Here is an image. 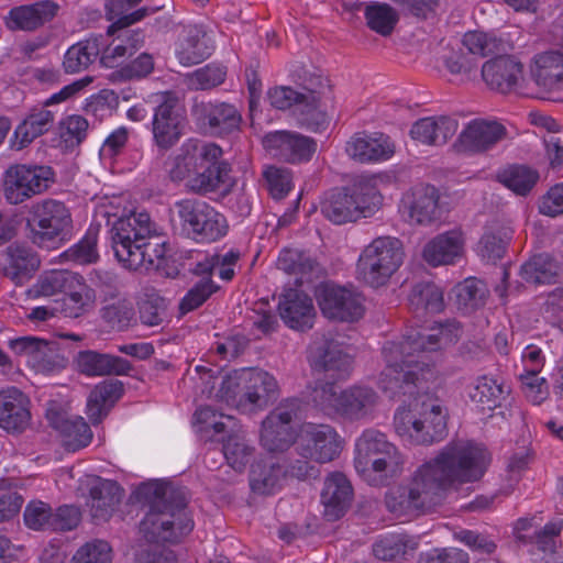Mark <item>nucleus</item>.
Returning a JSON list of instances; mask_svg holds the SVG:
<instances>
[{
	"mask_svg": "<svg viewBox=\"0 0 563 563\" xmlns=\"http://www.w3.org/2000/svg\"><path fill=\"white\" fill-rule=\"evenodd\" d=\"M489 462L484 446L464 440L450 442L418 467L407 486L397 497L389 498L387 505L393 512L399 514L428 510L448 489L482 478Z\"/></svg>",
	"mask_w": 563,
	"mask_h": 563,
	"instance_id": "nucleus-1",
	"label": "nucleus"
},
{
	"mask_svg": "<svg viewBox=\"0 0 563 563\" xmlns=\"http://www.w3.org/2000/svg\"><path fill=\"white\" fill-rule=\"evenodd\" d=\"M461 335L460 324L449 321L424 331L388 341L382 349L385 363L377 385L389 398L415 397L435 380L433 363L424 355L455 342Z\"/></svg>",
	"mask_w": 563,
	"mask_h": 563,
	"instance_id": "nucleus-2",
	"label": "nucleus"
},
{
	"mask_svg": "<svg viewBox=\"0 0 563 563\" xmlns=\"http://www.w3.org/2000/svg\"><path fill=\"white\" fill-rule=\"evenodd\" d=\"M125 195H113L99 199L96 212L111 225V241L115 257L131 271H150L158 267L164 257L165 243L147 240L152 232L150 216L146 212H132L128 209Z\"/></svg>",
	"mask_w": 563,
	"mask_h": 563,
	"instance_id": "nucleus-3",
	"label": "nucleus"
},
{
	"mask_svg": "<svg viewBox=\"0 0 563 563\" xmlns=\"http://www.w3.org/2000/svg\"><path fill=\"white\" fill-rule=\"evenodd\" d=\"M137 494L150 507L140 527L150 541L176 542L192 530L194 521L181 493L155 481L141 485Z\"/></svg>",
	"mask_w": 563,
	"mask_h": 563,
	"instance_id": "nucleus-4",
	"label": "nucleus"
},
{
	"mask_svg": "<svg viewBox=\"0 0 563 563\" xmlns=\"http://www.w3.org/2000/svg\"><path fill=\"white\" fill-rule=\"evenodd\" d=\"M308 398L323 415L349 421L372 419L379 402L378 394L371 386L360 384L340 389L324 380L308 387Z\"/></svg>",
	"mask_w": 563,
	"mask_h": 563,
	"instance_id": "nucleus-5",
	"label": "nucleus"
},
{
	"mask_svg": "<svg viewBox=\"0 0 563 563\" xmlns=\"http://www.w3.org/2000/svg\"><path fill=\"white\" fill-rule=\"evenodd\" d=\"M303 92L290 87L280 86L267 93L272 107L286 110L297 106L302 121L313 131L322 130L329 122V112L333 109V96L328 78L318 75L311 77Z\"/></svg>",
	"mask_w": 563,
	"mask_h": 563,
	"instance_id": "nucleus-6",
	"label": "nucleus"
},
{
	"mask_svg": "<svg viewBox=\"0 0 563 563\" xmlns=\"http://www.w3.org/2000/svg\"><path fill=\"white\" fill-rule=\"evenodd\" d=\"M278 391L273 375L262 369L241 368L222 377L216 397L244 413L265 408Z\"/></svg>",
	"mask_w": 563,
	"mask_h": 563,
	"instance_id": "nucleus-7",
	"label": "nucleus"
},
{
	"mask_svg": "<svg viewBox=\"0 0 563 563\" xmlns=\"http://www.w3.org/2000/svg\"><path fill=\"white\" fill-rule=\"evenodd\" d=\"M394 428L405 442L432 444L445 435L446 413L437 401L415 397L408 406H400L396 410Z\"/></svg>",
	"mask_w": 563,
	"mask_h": 563,
	"instance_id": "nucleus-8",
	"label": "nucleus"
},
{
	"mask_svg": "<svg viewBox=\"0 0 563 563\" xmlns=\"http://www.w3.org/2000/svg\"><path fill=\"white\" fill-rule=\"evenodd\" d=\"M402 463L397 448L379 430L366 429L355 441V470L371 485L383 484Z\"/></svg>",
	"mask_w": 563,
	"mask_h": 563,
	"instance_id": "nucleus-9",
	"label": "nucleus"
},
{
	"mask_svg": "<svg viewBox=\"0 0 563 563\" xmlns=\"http://www.w3.org/2000/svg\"><path fill=\"white\" fill-rule=\"evenodd\" d=\"M405 251L400 240L378 236L360 253L356 274L365 284L380 287L387 284L404 263Z\"/></svg>",
	"mask_w": 563,
	"mask_h": 563,
	"instance_id": "nucleus-10",
	"label": "nucleus"
},
{
	"mask_svg": "<svg viewBox=\"0 0 563 563\" xmlns=\"http://www.w3.org/2000/svg\"><path fill=\"white\" fill-rule=\"evenodd\" d=\"M71 227V214L65 203L46 199L35 203L26 219L30 240L40 247L54 250L66 240Z\"/></svg>",
	"mask_w": 563,
	"mask_h": 563,
	"instance_id": "nucleus-11",
	"label": "nucleus"
},
{
	"mask_svg": "<svg viewBox=\"0 0 563 563\" xmlns=\"http://www.w3.org/2000/svg\"><path fill=\"white\" fill-rule=\"evenodd\" d=\"M174 218L186 235L199 242H214L228 232L223 214L202 200L177 201L174 206Z\"/></svg>",
	"mask_w": 563,
	"mask_h": 563,
	"instance_id": "nucleus-12",
	"label": "nucleus"
},
{
	"mask_svg": "<svg viewBox=\"0 0 563 563\" xmlns=\"http://www.w3.org/2000/svg\"><path fill=\"white\" fill-rule=\"evenodd\" d=\"M49 166L15 164L3 174V194L11 205H19L45 191L53 183Z\"/></svg>",
	"mask_w": 563,
	"mask_h": 563,
	"instance_id": "nucleus-13",
	"label": "nucleus"
},
{
	"mask_svg": "<svg viewBox=\"0 0 563 563\" xmlns=\"http://www.w3.org/2000/svg\"><path fill=\"white\" fill-rule=\"evenodd\" d=\"M310 364L318 369L330 372L342 378L349 375L353 355L340 335L316 336L308 351Z\"/></svg>",
	"mask_w": 563,
	"mask_h": 563,
	"instance_id": "nucleus-14",
	"label": "nucleus"
},
{
	"mask_svg": "<svg viewBox=\"0 0 563 563\" xmlns=\"http://www.w3.org/2000/svg\"><path fill=\"white\" fill-rule=\"evenodd\" d=\"M158 103L152 120L155 144L163 150L174 146L183 133V114L179 100L174 92L164 91L156 96Z\"/></svg>",
	"mask_w": 563,
	"mask_h": 563,
	"instance_id": "nucleus-15",
	"label": "nucleus"
},
{
	"mask_svg": "<svg viewBox=\"0 0 563 563\" xmlns=\"http://www.w3.org/2000/svg\"><path fill=\"white\" fill-rule=\"evenodd\" d=\"M299 401L290 399L279 404L263 421L261 443L271 452L284 451L294 442V420L298 417Z\"/></svg>",
	"mask_w": 563,
	"mask_h": 563,
	"instance_id": "nucleus-16",
	"label": "nucleus"
},
{
	"mask_svg": "<svg viewBox=\"0 0 563 563\" xmlns=\"http://www.w3.org/2000/svg\"><path fill=\"white\" fill-rule=\"evenodd\" d=\"M316 296L328 319L352 322L363 316L362 296L353 288L323 284L318 287Z\"/></svg>",
	"mask_w": 563,
	"mask_h": 563,
	"instance_id": "nucleus-17",
	"label": "nucleus"
},
{
	"mask_svg": "<svg viewBox=\"0 0 563 563\" xmlns=\"http://www.w3.org/2000/svg\"><path fill=\"white\" fill-rule=\"evenodd\" d=\"M297 444L305 457L327 463L339 456L343 441L331 426L309 422L300 427Z\"/></svg>",
	"mask_w": 563,
	"mask_h": 563,
	"instance_id": "nucleus-18",
	"label": "nucleus"
},
{
	"mask_svg": "<svg viewBox=\"0 0 563 563\" xmlns=\"http://www.w3.org/2000/svg\"><path fill=\"white\" fill-rule=\"evenodd\" d=\"M507 136V129L496 120L473 119L460 132L454 148L459 153L490 151Z\"/></svg>",
	"mask_w": 563,
	"mask_h": 563,
	"instance_id": "nucleus-19",
	"label": "nucleus"
},
{
	"mask_svg": "<svg viewBox=\"0 0 563 563\" xmlns=\"http://www.w3.org/2000/svg\"><path fill=\"white\" fill-rule=\"evenodd\" d=\"M221 156L222 150L214 143L195 139L187 140L169 168L170 177L175 180L189 179L196 172L219 161Z\"/></svg>",
	"mask_w": 563,
	"mask_h": 563,
	"instance_id": "nucleus-20",
	"label": "nucleus"
},
{
	"mask_svg": "<svg viewBox=\"0 0 563 563\" xmlns=\"http://www.w3.org/2000/svg\"><path fill=\"white\" fill-rule=\"evenodd\" d=\"M263 144L273 156L292 164L310 161L317 150L313 139L294 131L271 132Z\"/></svg>",
	"mask_w": 563,
	"mask_h": 563,
	"instance_id": "nucleus-21",
	"label": "nucleus"
},
{
	"mask_svg": "<svg viewBox=\"0 0 563 563\" xmlns=\"http://www.w3.org/2000/svg\"><path fill=\"white\" fill-rule=\"evenodd\" d=\"M486 86L501 93L516 91L523 81V65L515 56L501 54L486 60L481 68Z\"/></svg>",
	"mask_w": 563,
	"mask_h": 563,
	"instance_id": "nucleus-22",
	"label": "nucleus"
},
{
	"mask_svg": "<svg viewBox=\"0 0 563 563\" xmlns=\"http://www.w3.org/2000/svg\"><path fill=\"white\" fill-rule=\"evenodd\" d=\"M521 37L522 33L519 29L509 31L473 30L464 33L462 44L472 55L497 57L514 49Z\"/></svg>",
	"mask_w": 563,
	"mask_h": 563,
	"instance_id": "nucleus-23",
	"label": "nucleus"
},
{
	"mask_svg": "<svg viewBox=\"0 0 563 563\" xmlns=\"http://www.w3.org/2000/svg\"><path fill=\"white\" fill-rule=\"evenodd\" d=\"M466 239L461 229H453L430 239L422 249V258L432 267L455 265L465 255Z\"/></svg>",
	"mask_w": 563,
	"mask_h": 563,
	"instance_id": "nucleus-24",
	"label": "nucleus"
},
{
	"mask_svg": "<svg viewBox=\"0 0 563 563\" xmlns=\"http://www.w3.org/2000/svg\"><path fill=\"white\" fill-rule=\"evenodd\" d=\"M347 156L358 163L377 164L390 159L395 145L383 133H355L345 145Z\"/></svg>",
	"mask_w": 563,
	"mask_h": 563,
	"instance_id": "nucleus-25",
	"label": "nucleus"
},
{
	"mask_svg": "<svg viewBox=\"0 0 563 563\" xmlns=\"http://www.w3.org/2000/svg\"><path fill=\"white\" fill-rule=\"evenodd\" d=\"M438 196L434 187L419 185L402 195L399 211L411 224H428L435 216Z\"/></svg>",
	"mask_w": 563,
	"mask_h": 563,
	"instance_id": "nucleus-26",
	"label": "nucleus"
},
{
	"mask_svg": "<svg viewBox=\"0 0 563 563\" xmlns=\"http://www.w3.org/2000/svg\"><path fill=\"white\" fill-rule=\"evenodd\" d=\"M278 311L285 324L297 331L313 327L316 309L312 299L298 289H287L278 302Z\"/></svg>",
	"mask_w": 563,
	"mask_h": 563,
	"instance_id": "nucleus-27",
	"label": "nucleus"
},
{
	"mask_svg": "<svg viewBox=\"0 0 563 563\" xmlns=\"http://www.w3.org/2000/svg\"><path fill=\"white\" fill-rule=\"evenodd\" d=\"M46 418L49 424L64 437V444L67 449L76 451L91 442L92 432L82 417H69L55 402H49Z\"/></svg>",
	"mask_w": 563,
	"mask_h": 563,
	"instance_id": "nucleus-28",
	"label": "nucleus"
},
{
	"mask_svg": "<svg viewBox=\"0 0 563 563\" xmlns=\"http://www.w3.org/2000/svg\"><path fill=\"white\" fill-rule=\"evenodd\" d=\"M530 76L544 91L563 89V47L536 54L530 64Z\"/></svg>",
	"mask_w": 563,
	"mask_h": 563,
	"instance_id": "nucleus-29",
	"label": "nucleus"
},
{
	"mask_svg": "<svg viewBox=\"0 0 563 563\" xmlns=\"http://www.w3.org/2000/svg\"><path fill=\"white\" fill-rule=\"evenodd\" d=\"M352 495V486L345 475L338 472L330 474L321 492L324 518L329 521L340 519L350 507Z\"/></svg>",
	"mask_w": 563,
	"mask_h": 563,
	"instance_id": "nucleus-30",
	"label": "nucleus"
},
{
	"mask_svg": "<svg viewBox=\"0 0 563 563\" xmlns=\"http://www.w3.org/2000/svg\"><path fill=\"white\" fill-rule=\"evenodd\" d=\"M31 420L30 400L18 388L0 391V427L8 431H22Z\"/></svg>",
	"mask_w": 563,
	"mask_h": 563,
	"instance_id": "nucleus-31",
	"label": "nucleus"
},
{
	"mask_svg": "<svg viewBox=\"0 0 563 563\" xmlns=\"http://www.w3.org/2000/svg\"><path fill=\"white\" fill-rule=\"evenodd\" d=\"M213 51L211 37L199 25H189L184 29L175 54L178 62L184 66H192L203 62Z\"/></svg>",
	"mask_w": 563,
	"mask_h": 563,
	"instance_id": "nucleus-32",
	"label": "nucleus"
},
{
	"mask_svg": "<svg viewBox=\"0 0 563 563\" xmlns=\"http://www.w3.org/2000/svg\"><path fill=\"white\" fill-rule=\"evenodd\" d=\"M40 267V260L31 247L22 243H12L8 246L2 272L15 285L27 282Z\"/></svg>",
	"mask_w": 563,
	"mask_h": 563,
	"instance_id": "nucleus-33",
	"label": "nucleus"
},
{
	"mask_svg": "<svg viewBox=\"0 0 563 563\" xmlns=\"http://www.w3.org/2000/svg\"><path fill=\"white\" fill-rule=\"evenodd\" d=\"M75 364L81 374L89 377L126 375L131 371V365L126 360L91 350L79 352Z\"/></svg>",
	"mask_w": 563,
	"mask_h": 563,
	"instance_id": "nucleus-34",
	"label": "nucleus"
},
{
	"mask_svg": "<svg viewBox=\"0 0 563 563\" xmlns=\"http://www.w3.org/2000/svg\"><path fill=\"white\" fill-rule=\"evenodd\" d=\"M55 113L41 107L33 108L15 128L10 140L11 147L20 151L29 146L36 137L48 132L53 126Z\"/></svg>",
	"mask_w": 563,
	"mask_h": 563,
	"instance_id": "nucleus-35",
	"label": "nucleus"
},
{
	"mask_svg": "<svg viewBox=\"0 0 563 563\" xmlns=\"http://www.w3.org/2000/svg\"><path fill=\"white\" fill-rule=\"evenodd\" d=\"M457 121L448 115L427 117L415 122L410 135L427 145H441L456 132Z\"/></svg>",
	"mask_w": 563,
	"mask_h": 563,
	"instance_id": "nucleus-36",
	"label": "nucleus"
},
{
	"mask_svg": "<svg viewBox=\"0 0 563 563\" xmlns=\"http://www.w3.org/2000/svg\"><path fill=\"white\" fill-rule=\"evenodd\" d=\"M13 353L25 360L35 372L44 373L52 368V346L34 336H21L9 342Z\"/></svg>",
	"mask_w": 563,
	"mask_h": 563,
	"instance_id": "nucleus-37",
	"label": "nucleus"
},
{
	"mask_svg": "<svg viewBox=\"0 0 563 563\" xmlns=\"http://www.w3.org/2000/svg\"><path fill=\"white\" fill-rule=\"evenodd\" d=\"M509 389L497 378L483 375L477 377L468 388V397L482 411H490L503 405Z\"/></svg>",
	"mask_w": 563,
	"mask_h": 563,
	"instance_id": "nucleus-38",
	"label": "nucleus"
},
{
	"mask_svg": "<svg viewBox=\"0 0 563 563\" xmlns=\"http://www.w3.org/2000/svg\"><path fill=\"white\" fill-rule=\"evenodd\" d=\"M57 4L52 1H41L22 5L10 11L8 25L11 29L31 31L51 21L57 12Z\"/></svg>",
	"mask_w": 563,
	"mask_h": 563,
	"instance_id": "nucleus-39",
	"label": "nucleus"
},
{
	"mask_svg": "<svg viewBox=\"0 0 563 563\" xmlns=\"http://www.w3.org/2000/svg\"><path fill=\"white\" fill-rule=\"evenodd\" d=\"M288 472L277 459L271 457L252 466L250 485L257 494H273L280 489Z\"/></svg>",
	"mask_w": 563,
	"mask_h": 563,
	"instance_id": "nucleus-40",
	"label": "nucleus"
},
{
	"mask_svg": "<svg viewBox=\"0 0 563 563\" xmlns=\"http://www.w3.org/2000/svg\"><path fill=\"white\" fill-rule=\"evenodd\" d=\"M354 217L357 220L374 216L383 205V196L369 179H358L347 187Z\"/></svg>",
	"mask_w": 563,
	"mask_h": 563,
	"instance_id": "nucleus-41",
	"label": "nucleus"
},
{
	"mask_svg": "<svg viewBox=\"0 0 563 563\" xmlns=\"http://www.w3.org/2000/svg\"><path fill=\"white\" fill-rule=\"evenodd\" d=\"M230 165L227 162H218L206 165L188 179V187L196 192H211L228 190L231 186Z\"/></svg>",
	"mask_w": 563,
	"mask_h": 563,
	"instance_id": "nucleus-42",
	"label": "nucleus"
},
{
	"mask_svg": "<svg viewBox=\"0 0 563 563\" xmlns=\"http://www.w3.org/2000/svg\"><path fill=\"white\" fill-rule=\"evenodd\" d=\"M121 500V493L115 484L101 482L90 490L88 503L90 515L96 523L108 521Z\"/></svg>",
	"mask_w": 563,
	"mask_h": 563,
	"instance_id": "nucleus-43",
	"label": "nucleus"
},
{
	"mask_svg": "<svg viewBox=\"0 0 563 563\" xmlns=\"http://www.w3.org/2000/svg\"><path fill=\"white\" fill-rule=\"evenodd\" d=\"M122 394V384L115 382H102L89 394L86 405V413L89 419L97 423L107 416L110 407Z\"/></svg>",
	"mask_w": 563,
	"mask_h": 563,
	"instance_id": "nucleus-44",
	"label": "nucleus"
},
{
	"mask_svg": "<svg viewBox=\"0 0 563 563\" xmlns=\"http://www.w3.org/2000/svg\"><path fill=\"white\" fill-rule=\"evenodd\" d=\"M102 46L99 37H89L71 45L64 55L65 71L75 74L86 69L99 56Z\"/></svg>",
	"mask_w": 563,
	"mask_h": 563,
	"instance_id": "nucleus-45",
	"label": "nucleus"
},
{
	"mask_svg": "<svg viewBox=\"0 0 563 563\" xmlns=\"http://www.w3.org/2000/svg\"><path fill=\"white\" fill-rule=\"evenodd\" d=\"M194 429L201 439L212 440L214 435L227 430H234L235 422L229 415L213 410L210 407H201L194 415Z\"/></svg>",
	"mask_w": 563,
	"mask_h": 563,
	"instance_id": "nucleus-46",
	"label": "nucleus"
},
{
	"mask_svg": "<svg viewBox=\"0 0 563 563\" xmlns=\"http://www.w3.org/2000/svg\"><path fill=\"white\" fill-rule=\"evenodd\" d=\"M409 305L417 314L440 312L444 308L443 291L432 282L418 283L409 295Z\"/></svg>",
	"mask_w": 563,
	"mask_h": 563,
	"instance_id": "nucleus-47",
	"label": "nucleus"
},
{
	"mask_svg": "<svg viewBox=\"0 0 563 563\" xmlns=\"http://www.w3.org/2000/svg\"><path fill=\"white\" fill-rule=\"evenodd\" d=\"M66 294L63 303L59 306V312L66 317L77 318L87 311L93 303L95 292L87 286L84 278L78 274L77 283H71L64 291Z\"/></svg>",
	"mask_w": 563,
	"mask_h": 563,
	"instance_id": "nucleus-48",
	"label": "nucleus"
},
{
	"mask_svg": "<svg viewBox=\"0 0 563 563\" xmlns=\"http://www.w3.org/2000/svg\"><path fill=\"white\" fill-rule=\"evenodd\" d=\"M561 264L549 254H539L521 267V276L528 283L550 284L560 274Z\"/></svg>",
	"mask_w": 563,
	"mask_h": 563,
	"instance_id": "nucleus-49",
	"label": "nucleus"
},
{
	"mask_svg": "<svg viewBox=\"0 0 563 563\" xmlns=\"http://www.w3.org/2000/svg\"><path fill=\"white\" fill-rule=\"evenodd\" d=\"M510 236L511 232L508 228L500 224L489 225L478 242L477 253L487 262L500 260Z\"/></svg>",
	"mask_w": 563,
	"mask_h": 563,
	"instance_id": "nucleus-50",
	"label": "nucleus"
},
{
	"mask_svg": "<svg viewBox=\"0 0 563 563\" xmlns=\"http://www.w3.org/2000/svg\"><path fill=\"white\" fill-rule=\"evenodd\" d=\"M321 212L335 224L356 221L346 188L329 192L321 202Z\"/></svg>",
	"mask_w": 563,
	"mask_h": 563,
	"instance_id": "nucleus-51",
	"label": "nucleus"
},
{
	"mask_svg": "<svg viewBox=\"0 0 563 563\" xmlns=\"http://www.w3.org/2000/svg\"><path fill=\"white\" fill-rule=\"evenodd\" d=\"M239 257V252L233 250L223 254L206 255L203 260L197 263L195 273L218 275L222 280H231L234 276Z\"/></svg>",
	"mask_w": 563,
	"mask_h": 563,
	"instance_id": "nucleus-52",
	"label": "nucleus"
},
{
	"mask_svg": "<svg viewBox=\"0 0 563 563\" xmlns=\"http://www.w3.org/2000/svg\"><path fill=\"white\" fill-rule=\"evenodd\" d=\"M498 178L500 183L516 195L525 196L536 186L539 180L538 170L525 166L512 165L505 168Z\"/></svg>",
	"mask_w": 563,
	"mask_h": 563,
	"instance_id": "nucleus-53",
	"label": "nucleus"
},
{
	"mask_svg": "<svg viewBox=\"0 0 563 563\" xmlns=\"http://www.w3.org/2000/svg\"><path fill=\"white\" fill-rule=\"evenodd\" d=\"M254 448L241 431H232L223 443V455L228 464L236 472H242L251 461Z\"/></svg>",
	"mask_w": 563,
	"mask_h": 563,
	"instance_id": "nucleus-54",
	"label": "nucleus"
},
{
	"mask_svg": "<svg viewBox=\"0 0 563 563\" xmlns=\"http://www.w3.org/2000/svg\"><path fill=\"white\" fill-rule=\"evenodd\" d=\"M209 126L216 134H227L235 131L241 122L238 110L227 103L208 104L205 108Z\"/></svg>",
	"mask_w": 563,
	"mask_h": 563,
	"instance_id": "nucleus-55",
	"label": "nucleus"
},
{
	"mask_svg": "<svg viewBox=\"0 0 563 563\" xmlns=\"http://www.w3.org/2000/svg\"><path fill=\"white\" fill-rule=\"evenodd\" d=\"M316 266L317 265L313 260H311L307 254L297 250H284L280 252L277 260V267L279 269L287 274L300 276L296 279L297 283H303V280H308Z\"/></svg>",
	"mask_w": 563,
	"mask_h": 563,
	"instance_id": "nucleus-56",
	"label": "nucleus"
},
{
	"mask_svg": "<svg viewBox=\"0 0 563 563\" xmlns=\"http://www.w3.org/2000/svg\"><path fill=\"white\" fill-rule=\"evenodd\" d=\"M77 273L66 269L46 272L35 284V292L40 296H53L58 291H65L69 285L71 286V283H77Z\"/></svg>",
	"mask_w": 563,
	"mask_h": 563,
	"instance_id": "nucleus-57",
	"label": "nucleus"
},
{
	"mask_svg": "<svg viewBox=\"0 0 563 563\" xmlns=\"http://www.w3.org/2000/svg\"><path fill=\"white\" fill-rule=\"evenodd\" d=\"M365 16L368 26L382 35L389 34L398 20V15L391 7L377 2L366 7Z\"/></svg>",
	"mask_w": 563,
	"mask_h": 563,
	"instance_id": "nucleus-58",
	"label": "nucleus"
},
{
	"mask_svg": "<svg viewBox=\"0 0 563 563\" xmlns=\"http://www.w3.org/2000/svg\"><path fill=\"white\" fill-rule=\"evenodd\" d=\"M97 239L98 230L89 228L84 238L77 244L65 251L63 256L77 264L96 263L99 258Z\"/></svg>",
	"mask_w": 563,
	"mask_h": 563,
	"instance_id": "nucleus-59",
	"label": "nucleus"
},
{
	"mask_svg": "<svg viewBox=\"0 0 563 563\" xmlns=\"http://www.w3.org/2000/svg\"><path fill=\"white\" fill-rule=\"evenodd\" d=\"M24 523L32 530H51L53 518L52 507L41 500H31L23 514Z\"/></svg>",
	"mask_w": 563,
	"mask_h": 563,
	"instance_id": "nucleus-60",
	"label": "nucleus"
},
{
	"mask_svg": "<svg viewBox=\"0 0 563 563\" xmlns=\"http://www.w3.org/2000/svg\"><path fill=\"white\" fill-rule=\"evenodd\" d=\"M111 547L102 540L85 543L74 554L70 563H110Z\"/></svg>",
	"mask_w": 563,
	"mask_h": 563,
	"instance_id": "nucleus-61",
	"label": "nucleus"
},
{
	"mask_svg": "<svg viewBox=\"0 0 563 563\" xmlns=\"http://www.w3.org/2000/svg\"><path fill=\"white\" fill-rule=\"evenodd\" d=\"M264 177L275 199L284 198L294 187L292 176L288 169L271 166L265 169Z\"/></svg>",
	"mask_w": 563,
	"mask_h": 563,
	"instance_id": "nucleus-62",
	"label": "nucleus"
},
{
	"mask_svg": "<svg viewBox=\"0 0 563 563\" xmlns=\"http://www.w3.org/2000/svg\"><path fill=\"white\" fill-rule=\"evenodd\" d=\"M406 552L405 538L400 534L380 537L373 545L374 555L383 561L393 560Z\"/></svg>",
	"mask_w": 563,
	"mask_h": 563,
	"instance_id": "nucleus-63",
	"label": "nucleus"
},
{
	"mask_svg": "<svg viewBox=\"0 0 563 563\" xmlns=\"http://www.w3.org/2000/svg\"><path fill=\"white\" fill-rule=\"evenodd\" d=\"M216 289L217 287L210 278H202L183 298L180 302L181 312L186 313L198 308Z\"/></svg>",
	"mask_w": 563,
	"mask_h": 563,
	"instance_id": "nucleus-64",
	"label": "nucleus"
}]
</instances>
